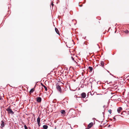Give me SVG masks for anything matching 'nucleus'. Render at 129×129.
Masks as SVG:
<instances>
[{
  "instance_id": "obj_13",
  "label": "nucleus",
  "mask_w": 129,
  "mask_h": 129,
  "mask_svg": "<svg viewBox=\"0 0 129 129\" xmlns=\"http://www.w3.org/2000/svg\"><path fill=\"white\" fill-rule=\"evenodd\" d=\"M42 85L44 87L46 91H47V87H46L45 86L42 84Z\"/></svg>"
},
{
  "instance_id": "obj_18",
  "label": "nucleus",
  "mask_w": 129,
  "mask_h": 129,
  "mask_svg": "<svg viewBox=\"0 0 129 129\" xmlns=\"http://www.w3.org/2000/svg\"><path fill=\"white\" fill-rule=\"evenodd\" d=\"M124 32L125 33H128L129 32V31L128 30H126Z\"/></svg>"
},
{
  "instance_id": "obj_8",
  "label": "nucleus",
  "mask_w": 129,
  "mask_h": 129,
  "mask_svg": "<svg viewBox=\"0 0 129 129\" xmlns=\"http://www.w3.org/2000/svg\"><path fill=\"white\" fill-rule=\"evenodd\" d=\"M5 124H4V122L3 121H2L1 122V126L2 127H3L4 126Z\"/></svg>"
},
{
  "instance_id": "obj_4",
  "label": "nucleus",
  "mask_w": 129,
  "mask_h": 129,
  "mask_svg": "<svg viewBox=\"0 0 129 129\" xmlns=\"http://www.w3.org/2000/svg\"><path fill=\"white\" fill-rule=\"evenodd\" d=\"M37 101L38 102H40L41 101V98L40 97H38L37 98Z\"/></svg>"
},
{
  "instance_id": "obj_6",
  "label": "nucleus",
  "mask_w": 129,
  "mask_h": 129,
  "mask_svg": "<svg viewBox=\"0 0 129 129\" xmlns=\"http://www.w3.org/2000/svg\"><path fill=\"white\" fill-rule=\"evenodd\" d=\"M81 95L83 98H84L86 97V93L84 92L82 93L81 94Z\"/></svg>"
},
{
  "instance_id": "obj_15",
  "label": "nucleus",
  "mask_w": 129,
  "mask_h": 129,
  "mask_svg": "<svg viewBox=\"0 0 129 129\" xmlns=\"http://www.w3.org/2000/svg\"><path fill=\"white\" fill-rule=\"evenodd\" d=\"M88 68L89 69L90 71H91L92 70V68L91 67H88Z\"/></svg>"
},
{
  "instance_id": "obj_1",
  "label": "nucleus",
  "mask_w": 129,
  "mask_h": 129,
  "mask_svg": "<svg viewBox=\"0 0 129 129\" xmlns=\"http://www.w3.org/2000/svg\"><path fill=\"white\" fill-rule=\"evenodd\" d=\"M56 88L61 93V92L62 91L61 88L60 86L59 85L57 84L56 85Z\"/></svg>"
},
{
  "instance_id": "obj_9",
  "label": "nucleus",
  "mask_w": 129,
  "mask_h": 129,
  "mask_svg": "<svg viewBox=\"0 0 129 129\" xmlns=\"http://www.w3.org/2000/svg\"><path fill=\"white\" fill-rule=\"evenodd\" d=\"M55 31L56 32V33L57 34L59 35V31L58 30V29H57V28H55Z\"/></svg>"
},
{
  "instance_id": "obj_20",
  "label": "nucleus",
  "mask_w": 129,
  "mask_h": 129,
  "mask_svg": "<svg viewBox=\"0 0 129 129\" xmlns=\"http://www.w3.org/2000/svg\"><path fill=\"white\" fill-rule=\"evenodd\" d=\"M113 119H114V120H115L116 119V118H115V116L114 117H113Z\"/></svg>"
},
{
  "instance_id": "obj_10",
  "label": "nucleus",
  "mask_w": 129,
  "mask_h": 129,
  "mask_svg": "<svg viewBox=\"0 0 129 129\" xmlns=\"http://www.w3.org/2000/svg\"><path fill=\"white\" fill-rule=\"evenodd\" d=\"M48 126L47 125H44L43 126V127L44 129H47L48 128Z\"/></svg>"
},
{
  "instance_id": "obj_11",
  "label": "nucleus",
  "mask_w": 129,
  "mask_h": 129,
  "mask_svg": "<svg viewBox=\"0 0 129 129\" xmlns=\"http://www.w3.org/2000/svg\"><path fill=\"white\" fill-rule=\"evenodd\" d=\"M61 113L63 114H64L65 113V111L63 110H62L61 111Z\"/></svg>"
},
{
  "instance_id": "obj_7",
  "label": "nucleus",
  "mask_w": 129,
  "mask_h": 129,
  "mask_svg": "<svg viewBox=\"0 0 129 129\" xmlns=\"http://www.w3.org/2000/svg\"><path fill=\"white\" fill-rule=\"evenodd\" d=\"M37 121L39 126H40V118L39 117H38V118L37 119Z\"/></svg>"
},
{
  "instance_id": "obj_19",
  "label": "nucleus",
  "mask_w": 129,
  "mask_h": 129,
  "mask_svg": "<svg viewBox=\"0 0 129 129\" xmlns=\"http://www.w3.org/2000/svg\"><path fill=\"white\" fill-rule=\"evenodd\" d=\"M53 5H54L53 4V3H52L51 4V6H52V7H53Z\"/></svg>"
},
{
  "instance_id": "obj_14",
  "label": "nucleus",
  "mask_w": 129,
  "mask_h": 129,
  "mask_svg": "<svg viewBox=\"0 0 129 129\" xmlns=\"http://www.w3.org/2000/svg\"><path fill=\"white\" fill-rule=\"evenodd\" d=\"M34 90L33 89H31L30 91H29L30 93H32L34 91Z\"/></svg>"
},
{
  "instance_id": "obj_23",
  "label": "nucleus",
  "mask_w": 129,
  "mask_h": 129,
  "mask_svg": "<svg viewBox=\"0 0 129 129\" xmlns=\"http://www.w3.org/2000/svg\"><path fill=\"white\" fill-rule=\"evenodd\" d=\"M2 99L1 98L0 96V100Z\"/></svg>"
},
{
  "instance_id": "obj_16",
  "label": "nucleus",
  "mask_w": 129,
  "mask_h": 129,
  "mask_svg": "<svg viewBox=\"0 0 129 129\" xmlns=\"http://www.w3.org/2000/svg\"><path fill=\"white\" fill-rule=\"evenodd\" d=\"M24 127L25 129H28L27 127L26 126V125H24Z\"/></svg>"
},
{
  "instance_id": "obj_2",
  "label": "nucleus",
  "mask_w": 129,
  "mask_h": 129,
  "mask_svg": "<svg viewBox=\"0 0 129 129\" xmlns=\"http://www.w3.org/2000/svg\"><path fill=\"white\" fill-rule=\"evenodd\" d=\"M7 110L8 111L9 113L12 114H13L14 113L13 112L11 109H10L9 108H8Z\"/></svg>"
},
{
  "instance_id": "obj_3",
  "label": "nucleus",
  "mask_w": 129,
  "mask_h": 129,
  "mask_svg": "<svg viewBox=\"0 0 129 129\" xmlns=\"http://www.w3.org/2000/svg\"><path fill=\"white\" fill-rule=\"evenodd\" d=\"M93 122H91L88 125L87 127L88 128H90L93 125Z\"/></svg>"
},
{
  "instance_id": "obj_5",
  "label": "nucleus",
  "mask_w": 129,
  "mask_h": 129,
  "mask_svg": "<svg viewBox=\"0 0 129 129\" xmlns=\"http://www.w3.org/2000/svg\"><path fill=\"white\" fill-rule=\"evenodd\" d=\"M122 110V108L121 107L118 108L117 110V111L118 113H120Z\"/></svg>"
},
{
  "instance_id": "obj_21",
  "label": "nucleus",
  "mask_w": 129,
  "mask_h": 129,
  "mask_svg": "<svg viewBox=\"0 0 129 129\" xmlns=\"http://www.w3.org/2000/svg\"><path fill=\"white\" fill-rule=\"evenodd\" d=\"M71 57V58H72V60H74V58L73 57Z\"/></svg>"
},
{
  "instance_id": "obj_17",
  "label": "nucleus",
  "mask_w": 129,
  "mask_h": 129,
  "mask_svg": "<svg viewBox=\"0 0 129 129\" xmlns=\"http://www.w3.org/2000/svg\"><path fill=\"white\" fill-rule=\"evenodd\" d=\"M111 110H108V112H109V113H110V114H111Z\"/></svg>"
},
{
  "instance_id": "obj_22",
  "label": "nucleus",
  "mask_w": 129,
  "mask_h": 129,
  "mask_svg": "<svg viewBox=\"0 0 129 129\" xmlns=\"http://www.w3.org/2000/svg\"><path fill=\"white\" fill-rule=\"evenodd\" d=\"M115 96V95H114V96H112V98H114V96Z\"/></svg>"
},
{
  "instance_id": "obj_12",
  "label": "nucleus",
  "mask_w": 129,
  "mask_h": 129,
  "mask_svg": "<svg viewBox=\"0 0 129 129\" xmlns=\"http://www.w3.org/2000/svg\"><path fill=\"white\" fill-rule=\"evenodd\" d=\"M101 64L102 66L103 67L104 65V62L102 61H101Z\"/></svg>"
}]
</instances>
